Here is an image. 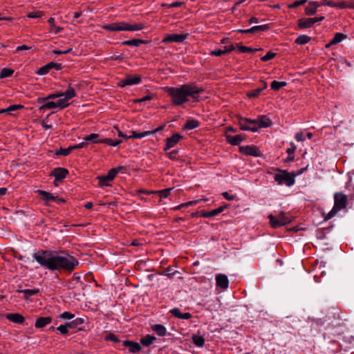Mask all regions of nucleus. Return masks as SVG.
Masks as SVG:
<instances>
[{
    "label": "nucleus",
    "instance_id": "5fc2aeb1",
    "mask_svg": "<svg viewBox=\"0 0 354 354\" xmlns=\"http://www.w3.org/2000/svg\"><path fill=\"white\" fill-rule=\"evenodd\" d=\"M172 188H168L165 189L159 190L158 192L159 196L161 199L166 198L169 195L170 192L171 191Z\"/></svg>",
    "mask_w": 354,
    "mask_h": 354
},
{
    "label": "nucleus",
    "instance_id": "052dcab7",
    "mask_svg": "<svg viewBox=\"0 0 354 354\" xmlns=\"http://www.w3.org/2000/svg\"><path fill=\"white\" fill-rule=\"evenodd\" d=\"M74 317L75 315L68 311H65L60 315V317L64 319H71L74 318Z\"/></svg>",
    "mask_w": 354,
    "mask_h": 354
},
{
    "label": "nucleus",
    "instance_id": "6ab92c4d",
    "mask_svg": "<svg viewBox=\"0 0 354 354\" xmlns=\"http://www.w3.org/2000/svg\"><path fill=\"white\" fill-rule=\"evenodd\" d=\"M227 205H223V206L218 207V208L214 209L212 211H209V212L203 211L201 212V216H203L204 218H211V217L216 216L218 215L220 213H221L222 212H223L224 209H225L227 208Z\"/></svg>",
    "mask_w": 354,
    "mask_h": 354
},
{
    "label": "nucleus",
    "instance_id": "8fccbe9b",
    "mask_svg": "<svg viewBox=\"0 0 354 354\" xmlns=\"http://www.w3.org/2000/svg\"><path fill=\"white\" fill-rule=\"evenodd\" d=\"M279 221L283 223V225H285L290 223L291 220L283 212H280L278 216Z\"/></svg>",
    "mask_w": 354,
    "mask_h": 354
},
{
    "label": "nucleus",
    "instance_id": "f704fd0d",
    "mask_svg": "<svg viewBox=\"0 0 354 354\" xmlns=\"http://www.w3.org/2000/svg\"><path fill=\"white\" fill-rule=\"evenodd\" d=\"M126 78L129 85L138 84L142 81L141 76L138 75L136 76L127 75Z\"/></svg>",
    "mask_w": 354,
    "mask_h": 354
},
{
    "label": "nucleus",
    "instance_id": "864d4df0",
    "mask_svg": "<svg viewBox=\"0 0 354 354\" xmlns=\"http://www.w3.org/2000/svg\"><path fill=\"white\" fill-rule=\"evenodd\" d=\"M276 55H277V53L271 52V51H269V52H268L266 53V55L263 56L261 58V60L262 62H268V61L271 60L272 59H273Z\"/></svg>",
    "mask_w": 354,
    "mask_h": 354
},
{
    "label": "nucleus",
    "instance_id": "5701e85b",
    "mask_svg": "<svg viewBox=\"0 0 354 354\" xmlns=\"http://www.w3.org/2000/svg\"><path fill=\"white\" fill-rule=\"evenodd\" d=\"M216 285L217 286L226 289L228 287L229 280L226 275L219 274L216 277Z\"/></svg>",
    "mask_w": 354,
    "mask_h": 354
},
{
    "label": "nucleus",
    "instance_id": "4468645a",
    "mask_svg": "<svg viewBox=\"0 0 354 354\" xmlns=\"http://www.w3.org/2000/svg\"><path fill=\"white\" fill-rule=\"evenodd\" d=\"M183 138V136L178 133H176L172 136L167 138L166 139V145L164 148V151H167L174 147Z\"/></svg>",
    "mask_w": 354,
    "mask_h": 354
},
{
    "label": "nucleus",
    "instance_id": "6e6552de",
    "mask_svg": "<svg viewBox=\"0 0 354 354\" xmlns=\"http://www.w3.org/2000/svg\"><path fill=\"white\" fill-rule=\"evenodd\" d=\"M117 175V171L115 169H111L106 175L99 176L97 179L99 181V186H110L109 182L113 180Z\"/></svg>",
    "mask_w": 354,
    "mask_h": 354
},
{
    "label": "nucleus",
    "instance_id": "a211bd4d",
    "mask_svg": "<svg viewBox=\"0 0 354 354\" xmlns=\"http://www.w3.org/2000/svg\"><path fill=\"white\" fill-rule=\"evenodd\" d=\"M174 317L180 319H189L192 317V315L189 313H182L179 308H174L169 310Z\"/></svg>",
    "mask_w": 354,
    "mask_h": 354
},
{
    "label": "nucleus",
    "instance_id": "37998d69",
    "mask_svg": "<svg viewBox=\"0 0 354 354\" xmlns=\"http://www.w3.org/2000/svg\"><path fill=\"white\" fill-rule=\"evenodd\" d=\"M151 136V133L148 132V131H143L141 133H138L136 131H132V134L129 136V139L130 138H136V139H140L144 137Z\"/></svg>",
    "mask_w": 354,
    "mask_h": 354
},
{
    "label": "nucleus",
    "instance_id": "680f3d73",
    "mask_svg": "<svg viewBox=\"0 0 354 354\" xmlns=\"http://www.w3.org/2000/svg\"><path fill=\"white\" fill-rule=\"evenodd\" d=\"M152 99V95H146L142 98H138V99H136L134 100V102L135 103H141V102H146V101H148V100H151Z\"/></svg>",
    "mask_w": 354,
    "mask_h": 354
},
{
    "label": "nucleus",
    "instance_id": "a19ab883",
    "mask_svg": "<svg viewBox=\"0 0 354 354\" xmlns=\"http://www.w3.org/2000/svg\"><path fill=\"white\" fill-rule=\"evenodd\" d=\"M270 223L273 228H278L283 226V223L279 221L278 218H276L273 215L270 214L268 216Z\"/></svg>",
    "mask_w": 354,
    "mask_h": 354
},
{
    "label": "nucleus",
    "instance_id": "603ef678",
    "mask_svg": "<svg viewBox=\"0 0 354 354\" xmlns=\"http://www.w3.org/2000/svg\"><path fill=\"white\" fill-rule=\"evenodd\" d=\"M104 339L106 341H111L115 343L120 342L118 337L112 333H109L107 335H106Z\"/></svg>",
    "mask_w": 354,
    "mask_h": 354
},
{
    "label": "nucleus",
    "instance_id": "69168bd1",
    "mask_svg": "<svg viewBox=\"0 0 354 354\" xmlns=\"http://www.w3.org/2000/svg\"><path fill=\"white\" fill-rule=\"evenodd\" d=\"M209 54L213 56L218 57V56H221V55H224V52L221 49H216V50H212Z\"/></svg>",
    "mask_w": 354,
    "mask_h": 354
},
{
    "label": "nucleus",
    "instance_id": "de8ad7c7",
    "mask_svg": "<svg viewBox=\"0 0 354 354\" xmlns=\"http://www.w3.org/2000/svg\"><path fill=\"white\" fill-rule=\"evenodd\" d=\"M56 108H57L56 102L50 101V102H46L45 104L41 105L39 108V110L41 111V110H46V109H56Z\"/></svg>",
    "mask_w": 354,
    "mask_h": 354
},
{
    "label": "nucleus",
    "instance_id": "bb28decb",
    "mask_svg": "<svg viewBox=\"0 0 354 354\" xmlns=\"http://www.w3.org/2000/svg\"><path fill=\"white\" fill-rule=\"evenodd\" d=\"M148 41L143 39H133L131 40H126L121 42L122 46H140L141 44H147Z\"/></svg>",
    "mask_w": 354,
    "mask_h": 354
},
{
    "label": "nucleus",
    "instance_id": "c756f323",
    "mask_svg": "<svg viewBox=\"0 0 354 354\" xmlns=\"http://www.w3.org/2000/svg\"><path fill=\"white\" fill-rule=\"evenodd\" d=\"M156 340H157V338L155 336L147 335L140 339V343L144 346H149Z\"/></svg>",
    "mask_w": 354,
    "mask_h": 354
},
{
    "label": "nucleus",
    "instance_id": "4be33fe9",
    "mask_svg": "<svg viewBox=\"0 0 354 354\" xmlns=\"http://www.w3.org/2000/svg\"><path fill=\"white\" fill-rule=\"evenodd\" d=\"M151 329L152 330L156 333L158 336L164 337L167 335H171L170 333H167V328L165 326L160 324H156L153 325H151Z\"/></svg>",
    "mask_w": 354,
    "mask_h": 354
},
{
    "label": "nucleus",
    "instance_id": "a878e982",
    "mask_svg": "<svg viewBox=\"0 0 354 354\" xmlns=\"http://www.w3.org/2000/svg\"><path fill=\"white\" fill-rule=\"evenodd\" d=\"M6 318L16 324H22L25 322V318L19 313H10L6 315Z\"/></svg>",
    "mask_w": 354,
    "mask_h": 354
},
{
    "label": "nucleus",
    "instance_id": "72a5a7b5",
    "mask_svg": "<svg viewBox=\"0 0 354 354\" xmlns=\"http://www.w3.org/2000/svg\"><path fill=\"white\" fill-rule=\"evenodd\" d=\"M84 318H82V317H78L71 322H66L67 323V326L69 327V328L71 329H75L78 326L80 325H82V324H84Z\"/></svg>",
    "mask_w": 354,
    "mask_h": 354
},
{
    "label": "nucleus",
    "instance_id": "ea45409f",
    "mask_svg": "<svg viewBox=\"0 0 354 354\" xmlns=\"http://www.w3.org/2000/svg\"><path fill=\"white\" fill-rule=\"evenodd\" d=\"M63 93H64L63 96L67 100H69L76 96V91H75V88L73 87H72L71 85L68 86L66 91Z\"/></svg>",
    "mask_w": 354,
    "mask_h": 354
},
{
    "label": "nucleus",
    "instance_id": "f8f14e48",
    "mask_svg": "<svg viewBox=\"0 0 354 354\" xmlns=\"http://www.w3.org/2000/svg\"><path fill=\"white\" fill-rule=\"evenodd\" d=\"M102 28L109 32L125 31V21H117L112 24H104Z\"/></svg>",
    "mask_w": 354,
    "mask_h": 354
},
{
    "label": "nucleus",
    "instance_id": "49530a36",
    "mask_svg": "<svg viewBox=\"0 0 354 354\" xmlns=\"http://www.w3.org/2000/svg\"><path fill=\"white\" fill-rule=\"evenodd\" d=\"M72 147L71 146H70L69 147H68L67 149H63V148H60L58 150H56L55 151V155L56 156H66L70 154V153L72 151Z\"/></svg>",
    "mask_w": 354,
    "mask_h": 354
},
{
    "label": "nucleus",
    "instance_id": "4d7b16f0",
    "mask_svg": "<svg viewBox=\"0 0 354 354\" xmlns=\"http://www.w3.org/2000/svg\"><path fill=\"white\" fill-rule=\"evenodd\" d=\"M68 329L69 327L67 326V323H66L65 324H62L57 328V330H59L60 333L62 335H68Z\"/></svg>",
    "mask_w": 354,
    "mask_h": 354
},
{
    "label": "nucleus",
    "instance_id": "58836bf2",
    "mask_svg": "<svg viewBox=\"0 0 354 354\" xmlns=\"http://www.w3.org/2000/svg\"><path fill=\"white\" fill-rule=\"evenodd\" d=\"M39 290L37 289V288H35V289H25V290H21L20 291V292L24 294V297L26 299L30 298V297H32L33 295H37L39 293Z\"/></svg>",
    "mask_w": 354,
    "mask_h": 354
},
{
    "label": "nucleus",
    "instance_id": "2eb2a0df",
    "mask_svg": "<svg viewBox=\"0 0 354 354\" xmlns=\"http://www.w3.org/2000/svg\"><path fill=\"white\" fill-rule=\"evenodd\" d=\"M225 138L228 143L232 145L236 146L245 139L246 135L239 134L236 136H231L228 133H225Z\"/></svg>",
    "mask_w": 354,
    "mask_h": 354
},
{
    "label": "nucleus",
    "instance_id": "e433bc0d",
    "mask_svg": "<svg viewBox=\"0 0 354 354\" xmlns=\"http://www.w3.org/2000/svg\"><path fill=\"white\" fill-rule=\"evenodd\" d=\"M310 39L311 38L308 35H300L296 38L295 42L297 45H304L308 43L310 41Z\"/></svg>",
    "mask_w": 354,
    "mask_h": 354
},
{
    "label": "nucleus",
    "instance_id": "f257e3e1",
    "mask_svg": "<svg viewBox=\"0 0 354 354\" xmlns=\"http://www.w3.org/2000/svg\"><path fill=\"white\" fill-rule=\"evenodd\" d=\"M32 258L41 267L59 274H70L80 264L77 258L64 250H39L32 254Z\"/></svg>",
    "mask_w": 354,
    "mask_h": 354
},
{
    "label": "nucleus",
    "instance_id": "f03ea898",
    "mask_svg": "<svg viewBox=\"0 0 354 354\" xmlns=\"http://www.w3.org/2000/svg\"><path fill=\"white\" fill-rule=\"evenodd\" d=\"M165 91L171 97L174 105L181 106L189 101V97L193 102H199V95L205 90L203 87H198L194 84H185L179 87H165Z\"/></svg>",
    "mask_w": 354,
    "mask_h": 354
},
{
    "label": "nucleus",
    "instance_id": "423d86ee",
    "mask_svg": "<svg viewBox=\"0 0 354 354\" xmlns=\"http://www.w3.org/2000/svg\"><path fill=\"white\" fill-rule=\"evenodd\" d=\"M239 152L245 156L254 157H260L262 155L259 147L254 145L241 146L239 147Z\"/></svg>",
    "mask_w": 354,
    "mask_h": 354
},
{
    "label": "nucleus",
    "instance_id": "2f4dec72",
    "mask_svg": "<svg viewBox=\"0 0 354 354\" xmlns=\"http://www.w3.org/2000/svg\"><path fill=\"white\" fill-rule=\"evenodd\" d=\"M193 343L198 347H203L205 344V339L199 334H194L192 335Z\"/></svg>",
    "mask_w": 354,
    "mask_h": 354
},
{
    "label": "nucleus",
    "instance_id": "412c9836",
    "mask_svg": "<svg viewBox=\"0 0 354 354\" xmlns=\"http://www.w3.org/2000/svg\"><path fill=\"white\" fill-rule=\"evenodd\" d=\"M123 345L128 348L130 353H136L141 350V346L138 342L126 340L123 342Z\"/></svg>",
    "mask_w": 354,
    "mask_h": 354
},
{
    "label": "nucleus",
    "instance_id": "bf43d9fd",
    "mask_svg": "<svg viewBox=\"0 0 354 354\" xmlns=\"http://www.w3.org/2000/svg\"><path fill=\"white\" fill-rule=\"evenodd\" d=\"M63 92H56L47 95L48 100L63 97Z\"/></svg>",
    "mask_w": 354,
    "mask_h": 354
},
{
    "label": "nucleus",
    "instance_id": "ddd939ff",
    "mask_svg": "<svg viewBox=\"0 0 354 354\" xmlns=\"http://www.w3.org/2000/svg\"><path fill=\"white\" fill-rule=\"evenodd\" d=\"M270 28L269 24H264L260 26H254L249 29H239L237 32H241L243 34H257L259 32L266 31Z\"/></svg>",
    "mask_w": 354,
    "mask_h": 354
},
{
    "label": "nucleus",
    "instance_id": "79ce46f5",
    "mask_svg": "<svg viewBox=\"0 0 354 354\" xmlns=\"http://www.w3.org/2000/svg\"><path fill=\"white\" fill-rule=\"evenodd\" d=\"M48 22L50 25V30L54 34H58L62 30V28L56 26L55 24H54L55 19L53 17H50L48 20Z\"/></svg>",
    "mask_w": 354,
    "mask_h": 354
},
{
    "label": "nucleus",
    "instance_id": "7c9ffc66",
    "mask_svg": "<svg viewBox=\"0 0 354 354\" xmlns=\"http://www.w3.org/2000/svg\"><path fill=\"white\" fill-rule=\"evenodd\" d=\"M144 25L142 24H130L129 23L125 22V31H136L141 30L144 28Z\"/></svg>",
    "mask_w": 354,
    "mask_h": 354
},
{
    "label": "nucleus",
    "instance_id": "6e6d98bb",
    "mask_svg": "<svg viewBox=\"0 0 354 354\" xmlns=\"http://www.w3.org/2000/svg\"><path fill=\"white\" fill-rule=\"evenodd\" d=\"M44 15L42 11H32L28 13L27 17L29 18H40Z\"/></svg>",
    "mask_w": 354,
    "mask_h": 354
},
{
    "label": "nucleus",
    "instance_id": "4c0bfd02",
    "mask_svg": "<svg viewBox=\"0 0 354 354\" xmlns=\"http://www.w3.org/2000/svg\"><path fill=\"white\" fill-rule=\"evenodd\" d=\"M348 36L341 32H336L334 37L330 41V44H337L341 42L343 39H346Z\"/></svg>",
    "mask_w": 354,
    "mask_h": 354
},
{
    "label": "nucleus",
    "instance_id": "0eeeda50",
    "mask_svg": "<svg viewBox=\"0 0 354 354\" xmlns=\"http://www.w3.org/2000/svg\"><path fill=\"white\" fill-rule=\"evenodd\" d=\"M324 19V17L315 18H302L298 20V26L300 30L310 28L315 23L322 21Z\"/></svg>",
    "mask_w": 354,
    "mask_h": 354
},
{
    "label": "nucleus",
    "instance_id": "c03bdc74",
    "mask_svg": "<svg viewBox=\"0 0 354 354\" xmlns=\"http://www.w3.org/2000/svg\"><path fill=\"white\" fill-rule=\"evenodd\" d=\"M287 85L286 82H278L274 80L271 82L270 87L274 91H279L281 88Z\"/></svg>",
    "mask_w": 354,
    "mask_h": 354
},
{
    "label": "nucleus",
    "instance_id": "cd10ccee",
    "mask_svg": "<svg viewBox=\"0 0 354 354\" xmlns=\"http://www.w3.org/2000/svg\"><path fill=\"white\" fill-rule=\"evenodd\" d=\"M321 6L318 2H310L308 6L305 9L306 14L308 15H313L317 12V8Z\"/></svg>",
    "mask_w": 354,
    "mask_h": 354
},
{
    "label": "nucleus",
    "instance_id": "9b49d317",
    "mask_svg": "<svg viewBox=\"0 0 354 354\" xmlns=\"http://www.w3.org/2000/svg\"><path fill=\"white\" fill-rule=\"evenodd\" d=\"M63 68L61 64L50 62L45 66L41 67L37 71V74L39 75H44L47 74L50 69H55L56 71H60Z\"/></svg>",
    "mask_w": 354,
    "mask_h": 354
},
{
    "label": "nucleus",
    "instance_id": "393cba45",
    "mask_svg": "<svg viewBox=\"0 0 354 354\" xmlns=\"http://www.w3.org/2000/svg\"><path fill=\"white\" fill-rule=\"evenodd\" d=\"M51 317H40L37 319L35 326L37 328H41L52 322Z\"/></svg>",
    "mask_w": 354,
    "mask_h": 354
},
{
    "label": "nucleus",
    "instance_id": "c9c22d12",
    "mask_svg": "<svg viewBox=\"0 0 354 354\" xmlns=\"http://www.w3.org/2000/svg\"><path fill=\"white\" fill-rule=\"evenodd\" d=\"M23 108H24V106L20 105V104L10 105V106H8L6 109H1L0 114L4 113H8L9 114H12V111H15L17 110L21 109Z\"/></svg>",
    "mask_w": 354,
    "mask_h": 354
},
{
    "label": "nucleus",
    "instance_id": "7ed1b4c3",
    "mask_svg": "<svg viewBox=\"0 0 354 354\" xmlns=\"http://www.w3.org/2000/svg\"><path fill=\"white\" fill-rule=\"evenodd\" d=\"M348 202V196L342 192H337L334 194V206L327 214L325 220L332 218L338 211L346 208Z\"/></svg>",
    "mask_w": 354,
    "mask_h": 354
},
{
    "label": "nucleus",
    "instance_id": "338daca9",
    "mask_svg": "<svg viewBox=\"0 0 354 354\" xmlns=\"http://www.w3.org/2000/svg\"><path fill=\"white\" fill-rule=\"evenodd\" d=\"M306 1L307 0L296 1L290 6V8H297L299 6L304 5L305 3H306Z\"/></svg>",
    "mask_w": 354,
    "mask_h": 354
},
{
    "label": "nucleus",
    "instance_id": "3c124183",
    "mask_svg": "<svg viewBox=\"0 0 354 354\" xmlns=\"http://www.w3.org/2000/svg\"><path fill=\"white\" fill-rule=\"evenodd\" d=\"M67 101L68 100L65 97L59 99L57 102H56L57 108L63 109L68 106L69 104L67 103Z\"/></svg>",
    "mask_w": 354,
    "mask_h": 354
},
{
    "label": "nucleus",
    "instance_id": "a18cd8bd",
    "mask_svg": "<svg viewBox=\"0 0 354 354\" xmlns=\"http://www.w3.org/2000/svg\"><path fill=\"white\" fill-rule=\"evenodd\" d=\"M13 73H14V71L12 69L8 68H3L0 71V78L3 79V78L11 77Z\"/></svg>",
    "mask_w": 354,
    "mask_h": 354
},
{
    "label": "nucleus",
    "instance_id": "f3484780",
    "mask_svg": "<svg viewBox=\"0 0 354 354\" xmlns=\"http://www.w3.org/2000/svg\"><path fill=\"white\" fill-rule=\"evenodd\" d=\"M37 193L40 196V198L46 205H48L50 202H54L56 199L55 196L46 191L39 189L37 190Z\"/></svg>",
    "mask_w": 354,
    "mask_h": 354
},
{
    "label": "nucleus",
    "instance_id": "e2e57ef3",
    "mask_svg": "<svg viewBox=\"0 0 354 354\" xmlns=\"http://www.w3.org/2000/svg\"><path fill=\"white\" fill-rule=\"evenodd\" d=\"M290 145H291V147L288 148L286 149V153L289 156H295V149H296V146L292 142H291Z\"/></svg>",
    "mask_w": 354,
    "mask_h": 354
},
{
    "label": "nucleus",
    "instance_id": "0e129e2a",
    "mask_svg": "<svg viewBox=\"0 0 354 354\" xmlns=\"http://www.w3.org/2000/svg\"><path fill=\"white\" fill-rule=\"evenodd\" d=\"M178 153V150L174 149L167 153V157L171 160H175L176 158V154Z\"/></svg>",
    "mask_w": 354,
    "mask_h": 354
},
{
    "label": "nucleus",
    "instance_id": "09e8293b",
    "mask_svg": "<svg viewBox=\"0 0 354 354\" xmlns=\"http://www.w3.org/2000/svg\"><path fill=\"white\" fill-rule=\"evenodd\" d=\"M237 48L238 50L241 53H254L255 51H257L259 49L257 48H252L250 47L241 46L240 44H237Z\"/></svg>",
    "mask_w": 354,
    "mask_h": 354
},
{
    "label": "nucleus",
    "instance_id": "39448f33",
    "mask_svg": "<svg viewBox=\"0 0 354 354\" xmlns=\"http://www.w3.org/2000/svg\"><path fill=\"white\" fill-rule=\"evenodd\" d=\"M100 135L97 133H91L83 138L84 140L90 141L93 143H103L110 146L116 147L122 143L121 140H113L111 138L100 139Z\"/></svg>",
    "mask_w": 354,
    "mask_h": 354
},
{
    "label": "nucleus",
    "instance_id": "dca6fc26",
    "mask_svg": "<svg viewBox=\"0 0 354 354\" xmlns=\"http://www.w3.org/2000/svg\"><path fill=\"white\" fill-rule=\"evenodd\" d=\"M237 120V124L240 127V129L242 131H246L245 129L250 128V123H255V122L253 120V119L248 118H243L240 115L236 117Z\"/></svg>",
    "mask_w": 354,
    "mask_h": 354
},
{
    "label": "nucleus",
    "instance_id": "473e14b6",
    "mask_svg": "<svg viewBox=\"0 0 354 354\" xmlns=\"http://www.w3.org/2000/svg\"><path fill=\"white\" fill-rule=\"evenodd\" d=\"M177 273H179V272L177 270H174L171 267L165 268L162 272H158L159 274L163 275V276H167V277H169L170 279H172L174 277V276Z\"/></svg>",
    "mask_w": 354,
    "mask_h": 354
},
{
    "label": "nucleus",
    "instance_id": "9d476101",
    "mask_svg": "<svg viewBox=\"0 0 354 354\" xmlns=\"http://www.w3.org/2000/svg\"><path fill=\"white\" fill-rule=\"evenodd\" d=\"M68 174V171L64 167H56L55 168L50 176L55 177L54 185L58 186L57 182L62 181Z\"/></svg>",
    "mask_w": 354,
    "mask_h": 354
},
{
    "label": "nucleus",
    "instance_id": "c85d7f7f",
    "mask_svg": "<svg viewBox=\"0 0 354 354\" xmlns=\"http://www.w3.org/2000/svg\"><path fill=\"white\" fill-rule=\"evenodd\" d=\"M199 122L197 120L192 119L188 120L186 123L183 125V129L184 130H192L197 128L199 126Z\"/></svg>",
    "mask_w": 354,
    "mask_h": 354
},
{
    "label": "nucleus",
    "instance_id": "aec40b11",
    "mask_svg": "<svg viewBox=\"0 0 354 354\" xmlns=\"http://www.w3.org/2000/svg\"><path fill=\"white\" fill-rule=\"evenodd\" d=\"M259 126L261 128H267L272 124V120L265 115H261L255 119Z\"/></svg>",
    "mask_w": 354,
    "mask_h": 354
},
{
    "label": "nucleus",
    "instance_id": "20e7f679",
    "mask_svg": "<svg viewBox=\"0 0 354 354\" xmlns=\"http://www.w3.org/2000/svg\"><path fill=\"white\" fill-rule=\"evenodd\" d=\"M278 173L274 176V179L279 185H286L287 187H291L295 183V175L288 171V170L277 168Z\"/></svg>",
    "mask_w": 354,
    "mask_h": 354
},
{
    "label": "nucleus",
    "instance_id": "13d9d810",
    "mask_svg": "<svg viewBox=\"0 0 354 354\" xmlns=\"http://www.w3.org/2000/svg\"><path fill=\"white\" fill-rule=\"evenodd\" d=\"M253 120L255 122V123H250V128H246L245 130L252 131V132H257L261 127H258L259 124L255 119H253Z\"/></svg>",
    "mask_w": 354,
    "mask_h": 354
},
{
    "label": "nucleus",
    "instance_id": "b1692460",
    "mask_svg": "<svg viewBox=\"0 0 354 354\" xmlns=\"http://www.w3.org/2000/svg\"><path fill=\"white\" fill-rule=\"evenodd\" d=\"M261 84H262L261 86H260L257 88L249 91L246 94L247 96L249 98H254V97H259L261 92L267 88V84L266 82L262 81Z\"/></svg>",
    "mask_w": 354,
    "mask_h": 354
},
{
    "label": "nucleus",
    "instance_id": "1a4fd4ad",
    "mask_svg": "<svg viewBox=\"0 0 354 354\" xmlns=\"http://www.w3.org/2000/svg\"><path fill=\"white\" fill-rule=\"evenodd\" d=\"M189 36V34H167L162 39V42L163 43H182Z\"/></svg>",
    "mask_w": 354,
    "mask_h": 354
},
{
    "label": "nucleus",
    "instance_id": "774afa93",
    "mask_svg": "<svg viewBox=\"0 0 354 354\" xmlns=\"http://www.w3.org/2000/svg\"><path fill=\"white\" fill-rule=\"evenodd\" d=\"M295 138L297 142H302L305 140V138L302 132L297 133Z\"/></svg>",
    "mask_w": 354,
    "mask_h": 354
}]
</instances>
